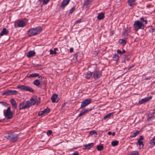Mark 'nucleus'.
Masks as SVG:
<instances>
[{
	"label": "nucleus",
	"instance_id": "1",
	"mask_svg": "<svg viewBox=\"0 0 155 155\" xmlns=\"http://www.w3.org/2000/svg\"><path fill=\"white\" fill-rule=\"evenodd\" d=\"M31 102L29 101H27L23 102L19 104V110L25 109L28 108L33 105H34L36 103L35 99V98H32L31 99Z\"/></svg>",
	"mask_w": 155,
	"mask_h": 155
},
{
	"label": "nucleus",
	"instance_id": "2",
	"mask_svg": "<svg viewBox=\"0 0 155 155\" xmlns=\"http://www.w3.org/2000/svg\"><path fill=\"white\" fill-rule=\"evenodd\" d=\"M42 30V28L41 27L31 28L28 31V35L29 36H34L36 35L38 32H40Z\"/></svg>",
	"mask_w": 155,
	"mask_h": 155
},
{
	"label": "nucleus",
	"instance_id": "3",
	"mask_svg": "<svg viewBox=\"0 0 155 155\" xmlns=\"http://www.w3.org/2000/svg\"><path fill=\"white\" fill-rule=\"evenodd\" d=\"M5 137L9 140L11 141L15 142L18 140V135L13 133H10L5 136Z\"/></svg>",
	"mask_w": 155,
	"mask_h": 155
},
{
	"label": "nucleus",
	"instance_id": "4",
	"mask_svg": "<svg viewBox=\"0 0 155 155\" xmlns=\"http://www.w3.org/2000/svg\"><path fill=\"white\" fill-rule=\"evenodd\" d=\"M133 27L134 30L137 31L139 29H143L144 25L142 22L139 21H137L134 22Z\"/></svg>",
	"mask_w": 155,
	"mask_h": 155
},
{
	"label": "nucleus",
	"instance_id": "5",
	"mask_svg": "<svg viewBox=\"0 0 155 155\" xmlns=\"http://www.w3.org/2000/svg\"><path fill=\"white\" fill-rule=\"evenodd\" d=\"M17 88L19 89L22 91H28L31 92H33L34 91V90L31 87L24 85H18L17 87Z\"/></svg>",
	"mask_w": 155,
	"mask_h": 155
},
{
	"label": "nucleus",
	"instance_id": "6",
	"mask_svg": "<svg viewBox=\"0 0 155 155\" xmlns=\"http://www.w3.org/2000/svg\"><path fill=\"white\" fill-rule=\"evenodd\" d=\"M18 93L17 91L15 90H8L2 94V95L6 96L11 95H16Z\"/></svg>",
	"mask_w": 155,
	"mask_h": 155
},
{
	"label": "nucleus",
	"instance_id": "7",
	"mask_svg": "<svg viewBox=\"0 0 155 155\" xmlns=\"http://www.w3.org/2000/svg\"><path fill=\"white\" fill-rule=\"evenodd\" d=\"M92 100L90 99H87L84 100L81 103L80 108H83L91 103Z\"/></svg>",
	"mask_w": 155,
	"mask_h": 155
},
{
	"label": "nucleus",
	"instance_id": "8",
	"mask_svg": "<svg viewBox=\"0 0 155 155\" xmlns=\"http://www.w3.org/2000/svg\"><path fill=\"white\" fill-rule=\"evenodd\" d=\"M93 77L94 78L97 80L99 79L101 76V73L100 71H95L93 73Z\"/></svg>",
	"mask_w": 155,
	"mask_h": 155
},
{
	"label": "nucleus",
	"instance_id": "9",
	"mask_svg": "<svg viewBox=\"0 0 155 155\" xmlns=\"http://www.w3.org/2000/svg\"><path fill=\"white\" fill-rule=\"evenodd\" d=\"M70 0H63L61 4H59V6L62 9H64L65 7L68 4Z\"/></svg>",
	"mask_w": 155,
	"mask_h": 155
},
{
	"label": "nucleus",
	"instance_id": "10",
	"mask_svg": "<svg viewBox=\"0 0 155 155\" xmlns=\"http://www.w3.org/2000/svg\"><path fill=\"white\" fill-rule=\"evenodd\" d=\"M152 98V97L151 96H150V97H147L144 98L142 99L141 100L139 101L138 103L140 104H142L146 103L149 101Z\"/></svg>",
	"mask_w": 155,
	"mask_h": 155
},
{
	"label": "nucleus",
	"instance_id": "11",
	"mask_svg": "<svg viewBox=\"0 0 155 155\" xmlns=\"http://www.w3.org/2000/svg\"><path fill=\"white\" fill-rule=\"evenodd\" d=\"M4 116H5L7 119H11L12 117L13 112L12 111H11V112L6 113V114H5V112L4 111Z\"/></svg>",
	"mask_w": 155,
	"mask_h": 155
},
{
	"label": "nucleus",
	"instance_id": "12",
	"mask_svg": "<svg viewBox=\"0 0 155 155\" xmlns=\"http://www.w3.org/2000/svg\"><path fill=\"white\" fill-rule=\"evenodd\" d=\"M39 74H38L37 73H34V74H30L28 76V77L29 78H33L34 77H38V78L40 79H42V78H44V77H42L41 76H39Z\"/></svg>",
	"mask_w": 155,
	"mask_h": 155
},
{
	"label": "nucleus",
	"instance_id": "13",
	"mask_svg": "<svg viewBox=\"0 0 155 155\" xmlns=\"http://www.w3.org/2000/svg\"><path fill=\"white\" fill-rule=\"evenodd\" d=\"M26 25V22L23 21H20L17 23V25L18 27H23Z\"/></svg>",
	"mask_w": 155,
	"mask_h": 155
},
{
	"label": "nucleus",
	"instance_id": "14",
	"mask_svg": "<svg viewBox=\"0 0 155 155\" xmlns=\"http://www.w3.org/2000/svg\"><path fill=\"white\" fill-rule=\"evenodd\" d=\"M10 102L13 107L15 109H16L17 107V103L15 100L12 98L10 100Z\"/></svg>",
	"mask_w": 155,
	"mask_h": 155
},
{
	"label": "nucleus",
	"instance_id": "15",
	"mask_svg": "<svg viewBox=\"0 0 155 155\" xmlns=\"http://www.w3.org/2000/svg\"><path fill=\"white\" fill-rule=\"evenodd\" d=\"M58 97V95L56 94H53L51 97V99L53 103L58 102V100L56 101V98Z\"/></svg>",
	"mask_w": 155,
	"mask_h": 155
},
{
	"label": "nucleus",
	"instance_id": "16",
	"mask_svg": "<svg viewBox=\"0 0 155 155\" xmlns=\"http://www.w3.org/2000/svg\"><path fill=\"white\" fill-rule=\"evenodd\" d=\"M94 145V143H89L85 145L84 147L83 148L84 150L85 149H90Z\"/></svg>",
	"mask_w": 155,
	"mask_h": 155
},
{
	"label": "nucleus",
	"instance_id": "17",
	"mask_svg": "<svg viewBox=\"0 0 155 155\" xmlns=\"http://www.w3.org/2000/svg\"><path fill=\"white\" fill-rule=\"evenodd\" d=\"M35 53L34 51H30L27 54V56L28 58L31 57L35 55Z\"/></svg>",
	"mask_w": 155,
	"mask_h": 155
},
{
	"label": "nucleus",
	"instance_id": "18",
	"mask_svg": "<svg viewBox=\"0 0 155 155\" xmlns=\"http://www.w3.org/2000/svg\"><path fill=\"white\" fill-rule=\"evenodd\" d=\"M8 32V31H7L6 29L5 28H4L3 29L2 31L0 34V35L2 36L4 35H7Z\"/></svg>",
	"mask_w": 155,
	"mask_h": 155
},
{
	"label": "nucleus",
	"instance_id": "19",
	"mask_svg": "<svg viewBox=\"0 0 155 155\" xmlns=\"http://www.w3.org/2000/svg\"><path fill=\"white\" fill-rule=\"evenodd\" d=\"M89 110V109H85L82 111L79 114L78 117H81L84 115L85 113H86Z\"/></svg>",
	"mask_w": 155,
	"mask_h": 155
},
{
	"label": "nucleus",
	"instance_id": "20",
	"mask_svg": "<svg viewBox=\"0 0 155 155\" xmlns=\"http://www.w3.org/2000/svg\"><path fill=\"white\" fill-rule=\"evenodd\" d=\"M104 17V14L103 12H101L98 14L97 16V19L100 20L103 19Z\"/></svg>",
	"mask_w": 155,
	"mask_h": 155
},
{
	"label": "nucleus",
	"instance_id": "21",
	"mask_svg": "<svg viewBox=\"0 0 155 155\" xmlns=\"http://www.w3.org/2000/svg\"><path fill=\"white\" fill-rule=\"evenodd\" d=\"M128 2L129 5L132 6L135 4V0H128Z\"/></svg>",
	"mask_w": 155,
	"mask_h": 155
},
{
	"label": "nucleus",
	"instance_id": "22",
	"mask_svg": "<svg viewBox=\"0 0 155 155\" xmlns=\"http://www.w3.org/2000/svg\"><path fill=\"white\" fill-rule=\"evenodd\" d=\"M92 75V73L89 71L86 73L85 77L86 78H89Z\"/></svg>",
	"mask_w": 155,
	"mask_h": 155
},
{
	"label": "nucleus",
	"instance_id": "23",
	"mask_svg": "<svg viewBox=\"0 0 155 155\" xmlns=\"http://www.w3.org/2000/svg\"><path fill=\"white\" fill-rule=\"evenodd\" d=\"M119 42L120 44H122V45L124 46L126 44L127 41L125 40L120 39L119 40Z\"/></svg>",
	"mask_w": 155,
	"mask_h": 155
},
{
	"label": "nucleus",
	"instance_id": "24",
	"mask_svg": "<svg viewBox=\"0 0 155 155\" xmlns=\"http://www.w3.org/2000/svg\"><path fill=\"white\" fill-rule=\"evenodd\" d=\"M137 142L138 143V144L140 146L139 148L140 149L142 148L144 146L143 141H142L138 140Z\"/></svg>",
	"mask_w": 155,
	"mask_h": 155
},
{
	"label": "nucleus",
	"instance_id": "25",
	"mask_svg": "<svg viewBox=\"0 0 155 155\" xmlns=\"http://www.w3.org/2000/svg\"><path fill=\"white\" fill-rule=\"evenodd\" d=\"M91 2V0H84V2L83 4V6L89 5Z\"/></svg>",
	"mask_w": 155,
	"mask_h": 155
},
{
	"label": "nucleus",
	"instance_id": "26",
	"mask_svg": "<svg viewBox=\"0 0 155 155\" xmlns=\"http://www.w3.org/2000/svg\"><path fill=\"white\" fill-rule=\"evenodd\" d=\"M128 155H139V153L137 151H133Z\"/></svg>",
	"mask_w": 155,
	"mask_h": 155
},
{
	"label": "nucleus",
	"instance_id": "27",
	"mask_svg": "<svg viewBox=\"0 0 155 155\" xmlns=\"http://www.w3.org/2000/svg\"><path fill=\"white\" fill-rule=\"evenodd\" d=\"M33 84L36 86H38L40 84V82L38 79H36L33 82Z\"/></svg>",
	"mask_w": 155,
	"mask_h": 155
},
{
	"label": "nucleus",
	"instance_id": "28",
	"mask_svg": "<svg viewBox=\"0 0 155 155\" xmlns=\"http://www.w3.org/2000/svg\"><path fill=\"white\" fill-rule=\"evenodd\" d=\"M119 143V142L117 140H115L113 141H112L111 142V145L113 147L117 145Z\"/></svg>",
	"mask_w": 155,
	"mask_h": 155
},
{
	"label": "nucleus",
	"instance_id": "29",
	"mask_svg": "<svg viewBox=\"0 0 155 155\" xmlns=\"http://www.w3.org/2000/svg\"><path fill=\"white\" fill-rule=\"evenodd\" d=\"M140 131L137 130L136 132L134 133L133 135L130 136L132 138L135 137L137 136L139 134Z\"/></svg>",
	"mask_w": 155,
	"mask_h": 155
},
{
	"label": "nucleus",
	"instance_id": "30",
	"mask_svg": "<svg viewBox=\"0 0 155 155\" xmlns=\"http://www.w3.org/2000/svg\"><path fill=\"white\" fill-rule=\"evenodd\" d=\"M50 110L49 108H47L46 109H45L44 110L42 111L43 113V114H45L48 113L49 112Z\"/></svg>",
	"mask_w": 155,
	"mask_h": 155
},
{
	"label": "nucleus",
	"instance_id": "31",
	"mask_svg": "<svg viewBox=\"0 0 155 155\" xmlns=\"http://www.w3.org/2000/svg\"><path fill=\"white\" fill-rule=\"evenodd\" d=\"M150 143L152 145H155V136L150 140Z\"/></svg>",
	"mask_w": 155,
	"mask_h": 155
},
{
	"label": "nucleus",
	"instance_id": "32",
	"mask_svg": "<svg viewBox=\"0 0 155 155\" xmlns=\"http://www.w3.org/2000/svg\"><path fill=\"white\" fill-rule=\"evenodd\" d=\"M97 148L98 151H101L103 149V147L102 145H98L97 146Z\"/></svg>",
	"mask_w": 155,
	"mask_h": 155
},
{
	"label": "nucleus",
	"instance_id": "33",
	"mask_svg": "<svg viewBox=\"0 0 155 155\" xmlns=\"http://www.w3.org/2000/svg\"><path fill=\"white\" fill-rule=\"evenodd\" d=\"M153 117V115L151 114H149L147 116V120H150Z\"/></svg>",
	"mask_w": 155,
	"mask_h": 155
},
{
	"label": "nucleus",
	"instance_id": "34",
	"mask_svg": "<svg viewBox=\"0 0 155 155\" xmlns=\"http://www.w3.org/2000/svg\"><path fill=\"white\" fill-rule=\"evenodd\" d=\"M119 58V56L117 54H115L113 57V59L114 60L117 61L118 60Z\"/></svg>",
	"mask_w": 155,
	"mask_h": 155
},
{
	"label": "nucleus",
	"instance_id": "35",
	"mask_svg": "<svg viewBox=\"0 0 155 155\" xmlns=\"http://www.w3.org/2000/svg\"><path fill=\"white\" fill-rule=\"evenodd\" d=\"M114 113H111L108 114L106 115L104 117V119H105L106 118H108L109 117H110L111 115H113Z\"/></svg>",
	"mask_w": 155,
	"mask_h": 155
},
{
	"label": "nucleus",
	"instance_id": "36",
	"mask_svg": "<svg viewBox=\"0 0 155 155\" xmlns=\"http://www.w3.org/2000/svg\"><path fill=\"white\" fill-rule=\"evenodd\" d=\"M90 134L91 135H93L94 134V136L96 137L97 134L96 132L94 130H93L92 131H91L90 132Z\"/></svg>",
	"mask_w": 155,
	"mask_h": 155
},
{
	"label": "nucleus",
	"instance_id": "37",
	"mask_svg": "<svg viewBox=\"0 0 155 155\" xmlns=\"http://www.w3.org/2000/svg\"><path fill=\"white\" fill-rule=\"evenodd\" d=\"M140 20L142 22H144L145 24H147V20H145L144 18L142 17L140 18Z\"/></svg>",
	"mask_w": 155,
	"mask_h": 155
},
{
	"label": "nucleus",
	"instance_id": "38",
	"mask_svg": "<svg viewBox=\"0 0 155 155\" xmlns=\"http://www.w3.org/2000/svg\"><path fill=\"white\" fill-rule=\"evenodd\" d=\"M75 10V6L73 7L69 11V13L72 14Z\"/></svg>",
	"mask_w": 155,
	"mask_h": 155
},
{
	"label": "nucleus",
	"instance_id": "39",
	"mask_svg": "<svg viewBox=\"0 0 155 155\" xmlns=\"http://www.w3.org/2000/svg\"><path fill=\"white\" fill-rule=\"evenodd\" d=\"M128 31L127 30H125L123 32V35L124 36H127L128 35Z\"/></svg>",
	"mask_w": 155,
	"mask_h": 155
},
{
	"label": "nucleus",
	"instance_id": "40",
	"mask_svg": "<svg viewBox=\"0 0 155 155\" xmlns=\"http://www.w3.org/2000/svg\"><path fill=\"white\" fill-rule=\"evenodd\" d=\"M52 131L51 130H48V132H47V135H51L52 134Z\"/></svg>",
	"mask_w": 155,
	"mask_h": 155
},
{
	"label": "nucleus",
	"instance_id": "41",
	"mask_svg": "<svg viewBox=\"0 0 155 155\" xmlns=\"http://www.w3.org/2000/svg\"><path fill=\"white\" fill-rule=\"evenodd\" d=\"M144 139L143 137L142 136H140L138 140L142 141Z\"/></svg>",
	"mask_w": 155,
	"mask_h": 155
},
{
	"label": "nucleus",
	"instance_id": "42",
	"mask_svg": "<svg viewBox=\"0 0 155 155\" xmlns=\"http://www.w3.org/2000/svg\"><path fill=\"white\" fill-rule=\"evenodd\" d=\"M81 19H80L76 21L74 23V24H75L77 23H79L81 22Z\"/></svg>",
	"mask_w": 155,
	"mask_h": 155
},
{
	"label": "nucleus",
	"instance_id": "43",
	"mask_svg": "<svg viewBox=\"0 0 155 155\" xmlns=\"http://www.w3.org/2000/svg\"><path fill=\"white\" fill-rule=\"evenodd\" d=\"M155 31V29L154 28H152L150 29L149 31L150 32H153Z\"/></svg>",
	"mask_w": 155,
	"mask_h": 155
},
{
	"label": "nucleus",
	"instance_id": "44",
	"mask_svg": "<svg viewBox=\"0 0 155 155\" xmlns=\"http://www.w3.org/2000/svg\"><path fill=\"white\" fill-rule=\"evenodd\" d=\"M11 111H10V108L9 107H8L7 108L6 110V113H8L9 112H11Z\"/></svg>",
	"mask_w": 155,
	"mask_h": 155
},
{
	"label": "nucleus",
	"instance_id": "45",
	"mask_svg": "<svg viewBox=\"0 0 155 155\" xmlns=\"http://www.w3.org/2000/svg\"><path fill=\"white\" fill-rule=\"evenodd\" d=\"M58 50V48H54L53 49V51H54V54H57V52H56V51Z\"/></svg>",
	"mask_w": 155,
	"mask_h": 155
},
{
	"label": "nucleus",
	"instance_id": "46",
	"mask_svg": "<svg viewBox=\"0 0 155 155\" xmlns=\"http://www.w3.org/2000/svg\"><path fill=\"white\" fill-rule=\"evenodd\" d=\"M43 114L42 113V111H39L38 113V116H41L42 115H43Z\"/></svg>",
	"mask_w": 155,
	"mask_h": 155
},
{
	"label": "nucleus",
	"instance_id": "47",
	"mask_svg": "<svg viewBox=\"0 0 155 155\" xmlns=\"http://www.w3.org/2000/svg\"><path fill=\"white\" fill-rule=\"evenodd\" d=\"M117 53L120 54H122V51L120 50V49H118L117 50Z\"/></svg>",
	"mask_w": 155,
	"mask_h": 155
},
{
	"label": "nucleus",
	"instance_id": "48",
	"mask_svg": "<svg viewBox=\"0 0 155 155\" xmlns=\"http://www.w3.org/2000/svg\"><path fill=\"white\" fill-rule=\"evenodd\" d=\"M41 2H43V4H46L47 3H45V2L46 1V0H38Z\"/></svg>",
	"mask_w": 155,
	"mask_h": 155
},
{
	"label": "nucleus",
	"instance_id": "49",
	"mask_svg": "<svg viewBox=\"0 0 155 155\" xmlns=\"http://www.w3.org/2000/svg\"><path fill=\"white\" fill-rule=\"evenodd\" d=\"M50 54H54V51L52 50H50Z\"/></svg>",
	"mask_w": 155,
	"mask_h": 155
},
{
	"label": "nucleus",
	"instance_id": "50",
	"mask_svg": "<svg viewBox=\"0 0 155 155\" xmlns=\"http://www.w3.org/2000/svg\"><path fill=\"white\" fill-rule=\"evenodd\" d=\"M134 66V65H132V66H130L129 67H128V70H130L131 68H132Z\"/></svg>",
	"mask_w": 155,
	"mask_h": 155
},
{
	"label": "nucleus",
	"instance_id": "51",
	"mask_svg": "<svg viewBox=\"0 0 155 155\" xmlns=\"http://www.w3.org/2000/svg\"><path fill=\"white\" fill-rule=\"evenodd\" d=\"M72 155H79V153L78 152H76L75 153H73Z\"/></svg>",
	"mask_w": 155,
	"mask_h": 155
},
{
	"label": "nucleus",
	"instance_id": "52",
	"mask_svg": "<svg viewBox=\"0 0 155 155\" xmlns=\"http://www.w3.org/2000/svg\"><path fill=\"white\" fill-rule=\"evenodd\" d=\"M73 48H70V52L71 53L73 52Z\"/></svg>",
	"mask_w": 155,
	"mask_h": 155
},
{
	"label": "nucleus",
	"instance_id": "53",
	"mask_svg": "<svg viewBox=\"0 0 155 155\" xmlns=\"http://www.w3.org/2000/svg\"><path fill=\"white\" fill-rule=\"evenodd\" d=\"M95 53H94V54L95 55H97L98 54L99 51H95Z\"/></svg>",
	"mask_w": 155,
	"mask_h": 155
},
{
	"label": "nucleus",
	"instance_id": "54",
	"mask_svg": "<svg viewBox=\"0 0 155 155\" xmlns=\"http://www.w3.org/2000/svg\"><path fill=\"white\" fill-rule=\"evenodd\" d=\"M107 134L109 135H110L112 134V132L111 131H108Z\"/></svg>",
	"mask_w": 155,
	"mask_h": 155
},
{
	"label": "nucleus",
	"instance_id": "55",
	"mask_svg": "<svg viewBox=\"0 0 155 155\" xmlns=\"http://www.w3.org/2000/svg\"><path fill=\"white\" fill-rule=\"evenodd\" d=\"M125 51L124 50H123L122 51V54L125 53Z\"/></svg>",
	"mask_w": 155,
	"mask_h": 155
},
{
	"label": "nucleus",
	"instance_id": "56",
	"mask_svg": "<svg viewBox=\"0 0 155 155\" xmlns=\"http://www.w3.org/2000/svg\"><path fill=\"white\" fill-rule=\"evenodd\" d=\"M50 0H46V1L45 2V3H48Z\"/></svg>",
	"mask_w": 155,
	"mask_h": 155
},
{
	"label": "nucleus",
	"instance_id": "57",
	"mask_svg": "<svg viewBox=\"0 0 155 155\" xmlns=\"http://www.w3.org/2000/svg\"><path fill=\"white\" fill-rule=\"evenodd\" d=\"M0 103L2 104L3 105L5 106V103L3 102H0Z\"/></svg>",
	"mask_w": 155,
	"mask_h": 155
},
{
	"label": "nucleus",
	"instance_id": "58",
	"mask_svg": "<svg viewBox=\"0 0 155 155\" xmlns=\"http://www.w3.org/2000/svg\"><path fill=\"white\" fill-rule=\"evenodd\" d=\"M115 134V132H113L112 133V135L114 136Z\"/></svg>",
	"mask_w": 155,
	"mask_h": 155
},
{
	"label": "nucleus",
	"instance_id": "59",
	"mask_svg": "<svg viewBox=\"0 0 155 155\" xmlns=\"http://www.w3.org/2000/svg\"><path fill=\"white\" fill-rule=\"evenodd\" d=\"M3 120H0V122H1Z\"/></svg>",
	"mask_w": 155,
	"mask_h": 155
},
{
	"label": "nucleus",
	"instance_id": "60",
	"mask_svg": "<svg viewBox=\"0 0 155 155\" xmlns=\"http://www.w3.org/2000/svg\"><path fill=\"white\" fill-rule=\"evenodd\" d=\"M125 60H124V61H123L122 62H125Z\"/></svg>",
	"mask_w": 155,
	"mask_h": 155
}]
</instances>
